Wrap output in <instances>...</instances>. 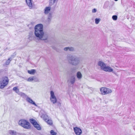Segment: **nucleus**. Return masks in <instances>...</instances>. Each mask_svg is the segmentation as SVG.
<instances>
[{
	"label": "nucleus",
	"mask_w": 135,
	"mask_h": 135,
	"mask_svg": "<svg viewBox=\"0 0 135 135\" xmlns=\"http://www.w3.org/2000/svg\"><path fill=\"white\" fill-rule=\"evenodd\" d=\"M42 116H43V119L44 120V118H46V119H49V118L48 117V116L46 115H42Z\"/></svg>",
	"instance_id": "obj_30"
},
{
	"label": "nucleus",
	"mask_w": 135,
	"mask_h": 135,
	"mask_svg": "<svg viewBox=\"0 0 135 135\" xmlns=\"http://www.w3.org/2000/svg\"><path fill=\"white\" fill-rule=\"evenodd\" d=\"M76 78L75 76H71L68 81H69L71 84H73L75 82Z\"/></svg>",
	"instance_id": "obj_13"
},
{
	"label": "nucleus",
	"mask_w": 135,
	"mask_h": 135,
	"mask_svg": "<svg viewBox=\"0 0 135 135\" xmlns=\"http://www.w3.org/2000/svg\"><path fill=\"white\" fill-rule=\"evenodd\" d=\"M26 1L27 5L29 7V8L30 9H32L33 6L31 0H26Z\"/></svg>",
	"instance_id": "obj_15"
},
{
	"label": "nucleus",
	"mask_w": 135,
	"mask_h": 135,
	"mask_svg": "<svg viewBox=\"0 0 135 135\" xmlns=\"http://www.w3.org/2000/svg\"><path fill=\"white\" fill-rule=\"evenodd\" d=\"M5 73H7L8 71V69L6 68L4 70H3Z\"/></svg>",
	"instance_id": "obj_32"
},
{
	"label": "nucleus",
	"mask_w": 135,
	"mask_h": 135,
	"mask_svg": "<svg viewBox=\"0 0 135 135\" xmlns=\"http://www.w3.org/2000/svg\"><path fill=\"white\" fill-rule=\"evenodd\" d=\"M2 80H0V89L3 88L8 84V79L6 76L2 77Z\"/></svg>",
	"instance_id": "obj_4"
},
{
	"label": "nucleus",
	"mask_w": 135,
	"mask_h": 135,
	"mask_svg": "<svg viewBox=\"0 0 135 135\" xmlns=\"http://www.w3.org/2000/svg\"><path fill=\"white\" fill-rule=\"evenodd\" d=\"M101 20V19L100 18H96L95 20V24H97L99 23Z\"/></svg>",
	"instance_id": "obj_23"
},
{
	"label": "nucleus",
	"mask_w": 135,
	"mask_h": 135,
	"mask_svg": "<svg viewBox=\"0 0 135 135\" xmlns=\"http://www.w3.org/2000/svg\"><path fill=\"white\" fill-rule=\"evenodd\" d=\"M13 89L14 91H15L17 93L19 94V89H18L16 87H14L13 88Z\"/></svg>",
	"instance_id": "obj_24"
},
{
	"label": "nucleus",
	"mask_w": 135,
	"mask_h": 135,
	"mask_svg": "<svg viewBox=\"0 0 135 135\" xmlns=\"http://www.w3.org/2000/svg\"><path fill=\"white\" fill-rule=\"evenodd\" d=\"M76 76L79 80L81 79L82 77V75L80 71L77 72L76 74Z\"/></svg>",
	"instance_id": "obj_17"
},
{
	"label": "nucleus",
	"mask_w": 135,
	"mask_h": 135,
	"mask_svg": "<svg viewBox=\"0 0 135 135\" xmlns=\"http://www.w3.org/2000/svg\"><path fill=\"white\" fill-rule=\"evenodd\" d=\"M7 21H4V25L6 26H8V18H7Z\"/></svg>",
	"instance_id": "obj_29"
},
{
	"label": "nucleus",
	"mask_w": 135,
	"mask_h": 135,
	"mask_svg": "<svg viewBox=\"0 0 135 135\" xmlns=\"http://www.w3.org/2000/svg\"><path fill=\"white\" fill-rule=\"evenodd\" d=\"M112 18L114 20H116L117 19V17L116 15H113L112 16Z\"/></svg>",
	"instance_id": "obj_28"
},
{
	"label": "nucleus",
	"mask_w": 135,
	"mask_h": 135,
	"mask_svg": "<svg viewBox=\"0 0 135 135\" xmlns=\"http://www.w3.org/2000/svg\"><path fill=\"white\" fill-rule=\"evenodd\" d=\"M115 1H117L118 0H114Z\"/></svg>",
	"instance_id": "obj_34"
},
{
	"label": "nucleus",
	"mask_w": 135,
	"mask_h": 135,
	"mask_svg": "<svg viewBox=\"0 0 135 135\" xmlns=\"http://www.w3.org/2000/svg\"><path fill=\"white\" fill-rule=\"evenodd\" d=\"M43 26L41 24H39L36 25L35 28V35L38 40H45L48 38L49 35L48 34L44 33L43 30Z\"/></svg>",
	"instance_id": "obj_1"
},
{
	"label": "nucleus",
	"mask_w": 135,
	"mask_h": 135,
	"mask_svg": "<svg viewBox=\"0 0 135 135\" xmlns=\"http://www.w3.org/2000/svg\"><path fill=\"white\" fill-rule=\"evenodd\" d=\"M51 7H46L44 9V13L46 15L48 14L49 15L47 19V21L49 23L52 19V14L51 13H50Z\"/></svg>",
	"instance_id": "obj_5"
},
{
	"label": "nucleus",
	"mask_w": 135,
	"mask_h": 135,
	"mask_svg": "<svg viewBox=\"0 0 135 135\" xmlns=\"http://www.w3.org/2000/svg\"><path fill=\"white\" fill-rule=\"evenodd\" d=\"M9 133L10 135H17V134L16 131L12 130L9 131Z\"/></svg>",
	"instance_id": "obj_19"
},
{
	"label": "nucleus",
	"mask_w": 135,
	"mask_h": 135,
	"mask_svg": "<svg viewBox=\"0 0 135 135\" xmlns=\"http://www.w3.org/2000/svg\"><path fill=\"white\" fill-rule=\"evenodd\" d=\"M0 12L1 13H3L6 11V7L4 6H2L1 7Z\"/></svg>",
	"instance_id": "obj_18"
},
{
	"label": "nucleus",
	"mask_w": 135,
	"mask_h": 135,
	"mask_svg": "<svg viewBox=\"0 0 135 135\" xmlns=\"http://www.w3.org/2000/svg\"><path fill=\"white\" fill-rule=\"evenodd\" d=\"M103 70L106 72H112L114 74L116 75V72L115 71H113V70L111 67L109 66H106Z\"/></svg>",
	"instance_id": "obj_9"
},
{
	"label": "nucleus",
	"mask_w": 135,
	"mask_h": 135,
	"mask_svg": "<svg viewBox=\"0 0 135 135\" xmlns=\"http://www.w3.org/2000/svg\"><path fill=\"white\" fill-rule=\"evenodd\" d=\"M66 59L69 63L73 65L77 66L80 62V57L70 54H68L67 55Z\"/></svg>",
	"instance_id": "obj_2"
},
{
	"label": "nucleus",
	"mask_w": 135,
	"mask_h": 135,
	"mask_svg": "<svg viewBox=\"0 0 135 135\" xmlns=\"http://www.w3.org/2000/svg\"><path fill=\"white\" fill-rule=\"evenodd\" d=\"M58 0H50V5H52L56 2Z\"/></svg>",
	"instance_id": "obj_21"
},
{
	"label": "nucleus",
	"mask_w": 135,
	"mask_h": 135,
	"mask_svg": "<svg viewBox=\"0 0 135 135\" xmlns=\"http://www.w3.org/2000/svg\"><path fill=\"white\" fill-rule=\"evenodd\" d=\"M33 81L35 82H37L39 81L38 79L35 76H33Z\"/></svg>",
	"instance_id": "obj_25"
},
{
	"label": "nucleus",
	"mask_w": 135,
	"mask_h": 135,
	"mask_svg": "<svg viewBox=\"0 0 135 135\" xmlns=\"http://www.w3.org/2000/svg\"><path fill=\"white\" fill-rule=\"evenodd\" d=\"M18 124L19 125L26 129H29L31 127L30 123L25 120H21L19 121Z\"/></svg>",
	"instance_id": "obj_3"
},
{
	"label": "nucleus",
	"mask_w": 135,
	"mask_h": 135,
	"mask_svg": "<svg viewBox=\"0 0 135 135\" xmlns=\"http://www.w3.org/2000/svg\"><path fill=\"white\" fill-rule=\"evenodd\" d=\"M26 100L28 103L34 105L36 106H37V105L35 103V102L33 101L30 98L28 97L27 96L26 97Z\"/></svg>",
	"instance_id": "obj_11"
},
{
	"label": "nucleus",
	"mask_w": 135,
	"mask_h": 135,
	"mask_svg": "<svg viewBox=\"0 0 135 135\" xmlns=\"http://www.w3.org/2000/svg\"><path fill=\"white\" fill-rule=\"evenodd\" d=\"M36 70L34 69H32L30 70H28V73L32 75H33L35 73Z\"/></svg>",
	"instance_id": "obj_20"
},
{
	"label": "nucleus",
	"mask_w": 135,
	"mask_h": 135,
	"mask_svg": "<svg viewBox=\"0 0 135 135\" xmlns=\"http://www.w3.org/2000/svg\"><path fill=\"white\" fill-rule=\"evenodd\" d=\"M22 95H26L24 93H22Z\"/></svg>",
	"instance_id": "obj_33"
},
{
	"label": "nucleus",
	"mask_w": 135,
	"mask_h": 135,
	"mask_svg": "<svg viewBox=\"0 0 135 135\" xmlns=\"http://www.w3.org/2000/svg\"><path fill=\"white\" fill-rule=\"evenodd\" d=\"M9 60H10V59L9 58Z\"/></svg>",
	"instance_id": "obj_35"
},
{
	"label": "nucleus",
	"mask_w": 135,
	"mask_h": 135,
	"mask_svg": "<svg viewBox=\"0 0 135 135\" xmlns=\"http://www.w3.org/2000/svg\"><path fill=\"white\" fill-rule=\"evenodd\" d=\"M100 94L102 95H107L112 92V90L109 88L104 87H102L100 89Z\"/></svg>",
	"instance_id": "obj_6"
},
{
	"label": "nucleus",
	"mask_w": 135,
	"mask_h": 135,
	"mask_svg": "<svg viewBox=\"0 0 135 135\" xmlns=\"http://www.w3.org/2000/svg\"><path fill=\"white\" fill-rule=\"evenodd\" d=\"M27 81H33V77H29L27 80Z\"/></svg>",
	"instance_id": "obj_26"
},
{
	"label": "nucleus",
	"mask_w": 135,
	"mask_h": 135,
	"mask_svg": "<svg viewBox=\"0 0 135 135\" xmlns=\"http://www.w3.org/2000/svg\"><path fill=\"white\" fill-rule=\"evenodd\" d=\"M97 11V10L96 8H94L92 10V12L93 13H95Z\"/></svg>",
	"instance_id": "obj_31"
},
{
	"label": "nucleus",
	"mask_w": 135,
	"mask_h": 135,
	"mask_svg": "<svg viewBox=\"0 0 135 135\" xmlns=\"http://www.w3.org/2000/svg\"><path fill=\"white\" fill-rule=\"evenodd\" d=\"M64 50L65 51H73L74 50V47H64Z\"/></svg>",
	"instance_id": "obj_14"
},
{
	"label": "nucleus",
	"mask_w": 135,
	"mask_h": 135,
	"mask_svg": "<svg viewBox=\"0 0 135 135\" xmlns=\"http://www.w3.org/2000/svg\"><path fill=\"white\" fill-rule=\"evenodd\" d=\"M50 100L53 104H55L57 102V99L55 95L54 92L52 91H50Z\"/></svg>",
	"instance_id": "obj_7"
},
{
	"label": "nucleus",
	"mask_w": 135,
	"mask_h": 135,
	"mask_svg": "<svg viewBox=\"0 0 135 135\" xmlns=\"http://www.w3.org/2000/svg\"><path fill=\"white\" fill-rule=\"evenodd\" d=\"M98 65L100 67L101 69L103 70L106 66L105 64L103 62L101 61H99L98 62Z\"/></svg>",
	"instance_id": "obj_12"
},
{
	"label": "nucleus",
	"mask_w": 135,
	"mask_h": 135,
	"mask_svg": "<svg viewBox=\"0 0 135 135\" xmlns=\"http://www.w3.org/2000/svg\"><path fill=\"white\" fill-rule=\"evenodd\" d=\"M51 134V135H56V132H54L53 130H52L50 131Z\"/></svg>",
	"instance_id": "obj_27"
},
{
	"label": "nucleus",
	"mask_w": 135,
	"mask_h": 135,
	"mask_svg": "<svg viewBox=\"0 0 135 135\" xmlns=\"http://www.w3.org/2000/svg\"><path fill=\"white\" fill-rule=\"evenodd\" d=\"M44 120L49 125H51L52 124V120L50 119L44 118Z\"/></svg>",
	"instance_id": "obj_16"
},
{
	"label": "nucleus",
	"mask_w": 135,
	"mask_h": 135,
	"mask_svg": "<svg viewBox=\"0 0 135 135\" xmlns=\"http://www.w3.org/2000/svg\"><path fill=\"white\" fill-rule=\"evenodd\" d=\"M74 130L76 135H80L82 133L81 129L77 127L74 128Z\"/></svg>",
	"instance_id": "obj_10"
},
{
	"label": "nucleus",
	"mask_w": 135,
	"mask_h": 135,
	"mask_svg": "<svg viewBox=\"0 0 135 135\" xmlns=\"http://www.w3.org/2000/svg\"><path fill=\"white\" fill-rule=\"evenodd\" d=\"M8 65V59L6 61L5 63L3 64L4 67H6Z\"/></svg>",
	"instance_id": "obj_22"
},
{
	"label": "nucleus",
	"mask_w": 135,
	"mask_h": 135,
	"mask_svg": "<svg viewBox=\"0 0 135 135\" xmlns=\"http://www.w3.org/2000/svg\"><path fill=\"white\" fill-rule=\"evenodd\" d=\"M30 122L38 130L41 129V127L35 119H31L30 120Z\"/></svg>",
	"instance_id": "obj_8"
}]
</instances>
